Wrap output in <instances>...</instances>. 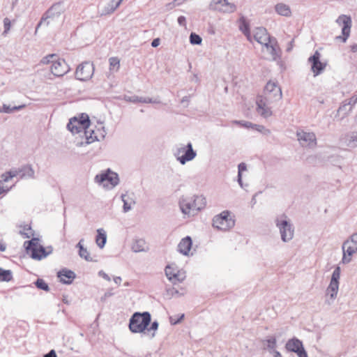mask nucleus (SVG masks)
<instances>
[{
	"label": "nucleus",
	"instance_id": "f257e3e1",
	"mask_svg": "<svg viewBox=\"0 0 357 357\" xmlns=\"http://www.w3.org/2000/svg\"><path fill=\"white\" fill-rule=\"evenodd\" d=\"M151 315L149 312H136L129 319L128 328L132 333L146 334V330L150 325Z\"/></svg>",
	"mask_w": 357,
	"mask_h": 357
},
{
	"label": "nucleus",
	"instance_id": "f03ea898",
	"mask_svg": "<svg viewBox=\"0 0 357 357\" xmlns=\"http://www.w3.org/2000/svg\"><path fill=\"white\" fill-rule=\"evenodd\" d=\"M38 238H33L26 241L24 242V247L26 252L31 258L40 261L52 254L53 248L51 245L45 248L38 243Z\"/></svg>",
	"mask_w": 357,
	"mask_h": 357
},
{
	"label": "nucleus",
	"instance_id": "7ed1b4c3",
	"mask_svg": "<svg viewBox=\"0 0 357 357\" xmlns=\"http://www.w3.org/2000/svg\"><path fill=\"white\" fill-rule=\"evenodd\" d=\"M275 223L280 231L281 239L283 242H288L293 238L294 229L285 214L278 215L275 220Z\"/></svg>",
	"mask_w": 357,
	"mask_h": 357
},
{
	"label": "nucleus",
	"instance_id": "20e7f679",
	"mask_svg": "<svg viewBox=\"0 0 357 357\" xmlns=\"http://www.w3.org/2000/svg\"><path fill=\"white\" fill-rule=\"evenodd\" d=\"M213 227L221 231H227L235 225L234 220L229 211H224L213 218Z\"/></svg>",
	"mask_w": 357,
	"mask_h": 357
},
{
	"label": "nucleus",
	"instance_id": "39448f33",
	"mask_svg": "<svg viewBox=\"0 0 357 357\" xmlns=\"http://www.w3.org/2000/svg\"><path fill=\"white\" fill-rule=\"evenodd\" d=\"M343 250L342 261L349 263L351 260V257L357 252V231L344 241L342 246Z\"/></svg>",
	"mask_w": 357,
	"mask_h": 357
},
{
	"label": "nucleus",
	"instance_id": "423d86ee",
	"mask_svg": "<svg viewBox=\"0 0 357 357\" xmlns=\"http://www.w3.org/2000/svg\"><path fill=\"white\" fill-rule=\"evenodd\" d=\"M95 181L107 187L109 183L112 188L119 184V178L118 174L111 171L110 169H107L105 172L97 174L95 177Z\"/></svg>",
	"mask_w": 357,
	"mask_h": 357
},
{
	"label": "nucleus",
	"instance_id": "0eeeda50",
	"mask_svg": "<svg viewBox=\"0 0 357 357\" xmlns=\"http://www.w3.org/2000/svg\"><path fill=\"white\" fill-rule=\"evenodd\" d=\"M264 98L267 101L275 102L282 98L280 86L275 82L269 81L264 89Z\"/></svg>",
	"mask_w": 357,
	"mask_h": 357
},
{
	"label": "nucleus",
	"instance_id": "6e6552de",
	"mask_svg": "<svg viewBox=\"0 0 357 357\" xmlns=\"http://www.w3.org/2000/svg\"><path fill=\"white\" fill-rule=\"evenodd\" d=\"M93 73V63L90 61H84L77 66L75 77L80 81H87L92 77Z\"/></svg>",
	"mask_w": 357,
	"mask_h": 357
},
{
	"label": "nucleus",
	"instance_id": "1a4fd4ad",
	"mask_svg": "<svg viewBox=\"0 0 357 357\" xmlns=\"http://www.w3.org/2000/svg\"><path fill=\"white\" fill-rule=\"evenodd\" d=\"M209 8L225 13H233L236 10V6L228 0H212Z\"/></svg>",
	"mask_w": 357,
	"mask_h": 357
},
{
	"label": "nucleus",
	"instance_id": "9d476101",
	"mask_svg": "<svg viewBox=\"0 0 357 357\" xmlns=\"http://www.w3.org/2000/svg\"><path fill=\"white\" fill-rule=\"evenodd\" d=\"M340 273V267L337 266L332 273L330 284L326 289V294L328 295L332 300H334L337 294Z\"/></svg>",
	"mask_w": 357,
	"mask_h": 357
},
{
	"label": "nucleus",
	"instance_id": "9b49d317",
	"mask_svg": "<svg viewBox=\"0 0 357 357\" xmlns=\"http://www.w3.org/2000/svg\"><path fill=\"white\" fill-rule=\"evenodd\" d=\"M336 22L342 25V36H336V40H341L343 43H345L350 35L351 27V18L350 16L341 15L336 20Z\"/></svg>",
	"mask_w": 357,
	"mask_h": 357
},
{
	"label": "nucleus",
	"instance_id": "f8f14e48",
	"mask_svg": "<svg viewBox=\"0 0 357 357\" xmlns=\"http://www.w3.org/2000/svg\"><path fill=\"white\" fill-rule=\"evenodd\" d=\"M285 348L288 351L296 354L298 357H308L302 341L296 337L289 339L285 344Z\"/></svg>",
	"mask_w": 357,
	"mask_h": 357
},
{
	"label": "nucleus",
	"instance_id": "ddd939ff",
	"mask_svg": "<svg viewBox=\"0 0 357 357\" xmlns=\"http://www.w3.org/2000/svg\"><path fill=\"white\" fill-rule=\"evenodd\" d=\"M63 6L61 2H57L54 3L42 16L40 22L36 27V31H38V28L41 24L46 22L48 19H53L56 17H59L63 12Z\"/></svg>",
	"mask_w": 357,
	"mask_h": 357
},
{
	"label": "nucleus",
	"instance_id": "4468645a",
	"mask_svg": "<svg viewBox=\"0 0 357 357\" xmlns=\"http://www.w3.org/2000/svg\"><path fill=\"white\" fill-rule=\"evenodd\" d=\"M321 54L319 51H315L313 55L310 56L308 59L309 63L311 64V70L314 76L320 75L326 66V63L320 61Z\"/></svg>",
	"mask_w": 357,
	"mask_h": 357
},
{
	"label": "nucleus",
	"instance_id": "2eb2a0df",
	"mask_svg": "<svg viewBox=\"0 0 357 357\" xmlns=\"http://www.w3.org/2000/svg\"><path fill=\"white\" fill-rule=\"evenodd\" d=\"M296 136L303 146L313 148L317 145V138L314 132L301 131L297 132Z\"/></svg>",
	"mask_w": 357,
	"mask_h": 357
},
{
	"label": "nucleus",
	"instance_id": "dca6fc26",
	"mask_svg": "<svg viewBox=\"0 0 357 357\" xmlns=\"http://www.w3.org/2000/svg\"><path fill=\"white\" fill-rule=\"evenodd\" d=\"M70 68L66 61L63 59H56L52 61L51 73L56 77H62L66 74Z\"/></svg>",
	"mask_w": 357,
	"mask_h": 357
},
{
	"label": "nucleus",
	"instance_id": "f3484780",
	"mask_svg": "<svg viewBox=\"0 0 357 357\" xmlns=\"http://www.w3.org/2000/svg\"><path fill=\"white\" fill-rule=\"evenodd\" d=\"M178 205L181 212L185 215L190 216L196 213L192 197H181L179 199Z\"/></svg>",
	"mask_w": 357,
	"mask_h": 357
},
{
	"label": "nucleus",
	"instance_id": "a211bd4d",
	"mask_svg": "<svg viewBox=\"0 0 357 357\" xmlns=\"http://www.w3.org/2000/svg\"><path fill=\"white\" fill-rule=\"evenodd\" d=\"M197 155L196 151L192 148L191 142L183 146V152L181 157H178V161L181 165H185L187 162L192 160Z\"/></svg>",
	"mask_w": 357,
	"mask_h": 357
},
{
	"label": "nucleus",
	"instance_id": "6ab92c4d",
	"mask_svg": "<svg viewBox=\"0 0 357 357\" xmlns=\"http://www.w3.org/2000/svg\"><path fill=\"white\" fill-rule=\"evenodd\" d=\"M254 38L257 43L264 46L267 45L268 42H271L273 39L264 27H257L254 30Z\"/></svg>",
	"mask_w": 357,
	"mask_h": 357
},
{
	"label": "nucleus",
	"instance_id": "aec40b11",
	"mask_svg": "<svg viewBox=\"0 0 357 357\" xmlns=\"http://www.w3.org/2000/svg\"><path fill=\"white\" fill-rule=\"evenodd\" d=\"M57 277L63 284H70L76 277L75 273L69 269L62 268L57 273Z\"/></svg>",
	"mask_w": 357,
	"mask_h": 357
},
{
	"label": "nucleus",
	"instance_id": "412c9836",
	"mask_svg": "<svg viewBox=\"0 0 357 357\" xmlns=\"http://www.w3.org/2000/svg\"><path fill=\"white\" fill-rule=\"evenodd\" d=\"M192 245L190 236H187L182 238L178 245V251L185 256H188Z\"/></svg>",
	"mask_w": 357,
	"mask_h": 357
},
{
	"label": "nucleus",
	"instance_id": "4be33fe9",
	"mask_svg": "<svg viewBox=\"0 0 357 357\" xmlns=\"http://www.w3.org/2000/svg\"><path fill=\"white\" fill-rule=\"evenodd\" d=\"M264 46L266 47L273 60L276 61L280 58V49L275 38H273L271 42H268Z\"/></svg>",
	"mask_w": 357,
	"mask_h": 357
},
{
	"label": "nucleus",
	"instance_id": "5701e85b",
	"mask_svg": "<svg viewBox=\"0 0 357 357\" xmlns=\"http://www.w3.org/2000/svg\"><path fill=\"white\" fill-rule=\"evenodd\" d=\"M123 0H111L102 10L100 15H110L120 6Z\"/></svg>",
	"mask_w": 357,
	"mask_h": 357
},
{
	"label": "nucleus",
	"instance_id": "b1692460",
	"mask_svg": "<svg viewBox=\"0 0 357 357\" xmlns=\"http://www.w3.org/2000/svg\"><path fill=\"white\" fill-rule=\"evenodd\" d=\"M275 12L281 16L289 17L291 15L290 7L285 3H278L275 6Z\"/></svg>",
	"mask_w": 357,
	"mask_h": 357
},
{
	"label": "nucleus",
	"instance_id": "393cba45",
	"mask_svg": "<svg viewBox=\"0 0 357 357\" xmlns=\"http://www.w3.org/2000/svg\"><path fill=\"white\" fill-rule=\"evenodd\" d=\"M96 243L100 249H102L107 243V234L102 228L97 229Z\"/></svg>",
	"mask_w": 357,
	"mask_h": 357
},
{
	"label": "nucleus",
	"instance_id": "a878e982",
	"mask_svg": "<svg viewBox=\"0 0 357 357\" xmlns=\"http://www.w3.org/2000/svg\"><path fill=\"white\" fill-rule=\"evenodd\" d=\"M194 202V208H195V213L203 209L206 204V198L202 195H194L192 197Z\"/></svg>",
	"mask_w": 357,
	"mask_h": 357
},
{
	"label": "nucleus",
	"instance_id": "bb28decb",
	"mask_svg": "<svg viewBox=\"0 0 357 357\" xmlns=\"http://www.w3.org/2000/svg\"><path fill=\"white\" fill-rule=\"evenodd\" d=\"M20 178H34L35 172L32 167L29 165H24L20 168Z\"/></svg>",
	"mask_w": 357,
	"mask_h": 357
},
{
	"label": "nucleus",
	"instance_id": "cd10ccee",
	"mask_svg": "<svg viewBox=\"0 0 357 357\" xmlns=\"http://www.w3.org/2000/svg\"><path fill=\"white\" fill-rule=\"evenodd\" d=\"M121 200L123 203V210L125 213L128 212L131 209L132 205L135 204V201L133 198L130 197V196L127 194H123L121 195Z\"/></svg>",
	"mask_w": 357,
	"mask_h": 357
},
{
	"label": "nucleus",
	"instance_id": "c85d7f7f",
	"mask_svg": "<svg viewBox=\"0 0 357 357\" xmlns=\"http://www.w3.org/2000/svg\"><path fill=\"white\" fill-rule=\"evenodd\" d=\"M67 128L73 134L83 133L84 132V130L82 128V127L77 124L76 117H74L70 120L69 123L67 124Z\"/></svg>",
	"mask_w": 357,
	"mask_h": 357
},
{
	"label": "nucleus",
	"instance_id": "c756f323",
	"mask_svg": "<svg viewBox=\"0 0 357 357\" xmlns=\"http://www.w3.org/2000/svg\"><path fill=\"white\" fill-rule=\"evenodd\" d=\"M239 23V29L249 39L250 37V24L244 16L240 17Z\"/></svg>",
	"mask_w": 357,
	"mask_h": 357
},
{
	"label": "nucleus",
	"instance_id": "7c9ffc66",
	"mask_svg": "<svg viewBox=\"0 0 357 357\" xmlns=\"http://www.w3.org/2000/svg\"><path fill=\"white\" fill-rule=\"evenodd\" d=\"M83 134L85 136L86 144H89L95 141H99L98 137L95 133V131L91 129L89 127L86 128V130L83 132Z\"/></svg>",
	"mask_w": 357,
	"mask_h": 357
},
{
	"label": "nucleus",
	"instance_id": "2f4dec72",
	"mask_svg": "<svg viewBox=\"0 0 357 357\" xmlns=\"http://www.w3.org/2000/svg\"><path fill=\"white\" fill-rule=\"evenodd\" d=\"M90 119L87 114H82L81 116L77 119V124L79 125L84 131L90 126Z\"/></svg>",
	"mask_w": 357,
	"mask_h": 357
},
{
	"label": "nucleus",
	"instance_id": "473e14b6",
	"mask_svg": "<svg viewBox=\"0 0 357 357\" xmlns=\"http://www.w3.org/2000/svg\"><path fill=\"white\" fill-rule=\"evenodd\" d=\"M13 280V272L10 270H6L0 268V282H10Z\"/></svg>",
	"mask_w": 357,
	"mask_h": 357
},
{
	"label": "nucleus",
	"instance_id": "72a5a7b5",
	"mask_svg": "<svg viewBox=\"0 0 357 357\" xmlns=\"http://www.w3.org/2000/svg\"><path fill=\"white\" fill-rule=\"evenodd\" d=\"M24 107H25V105L10 107V105L3 104L2 107L0 108V113L3 112V113H6V114H10V113L14 112L15 111L20 110Z\"/></svg>",
	"mask_w": 357,
	"mask_h": 357
},
{
	"label": "nucleus",
	"instance_id": "f704fd0d",
	"mask_svg": "<svg viewBox=\"0 0 357 357\" xmlns=\"http://www.w3.org/2000/svg\"><path fill=\"white\" fill-rule=\"evenodd\" d=\"M145 241L143 239H136L132 245V250L135 252L144 251Z\"/></svg>",
	"mask_w": 357,
	"mask_h": 357
},
{
	"label": "nucleus",
	"instance_id": "c9c22d12",
	"mask_svg": "<svg viewBox=\"0 0 357 357\" xmlns=\"http://www.w3.org/2000/svg\"><path fill=\"white\" fill-rule=\"evenodd\" d=\"M150 325V327L148 326V329L146 330V334L152 339L155 336V331L158 329L159 324L158 321H154L153 322L151 321Z\"/></svg>",
	"mask_w": 357,
	"mask_h": 357
},
{
	"label": "nucleus",
	"instance_id": "e433bc0d",
	"mask_svg": "<svg viewBox=\"0 0 357 357\" xmlns=\"http://www.w3.org/2000/svg\"><path fill=\"white\" fill-rule=\"evenodd\" d=\"M351 107L349 106L348 104L344 100L337 109V113H342V117L344 118L351 111Z\"/></svg>",
	"mask_w": 357,
	"mask_h": 357
},
{
	"label": "nucleus",
	"instance_id": "4c0bfd02",
	"mask_svg": "<svg viewBox=\"0 0 357 357\" xmlns=\"http://www.w3.org/2000/svg\"><path fill=\"white\" fill-rule=\"evenodd\" d=\"M34 285L38 288V289L45 291H49L50 287L48 284L42 278H38L34 282Z\"/></svg>",
	"mask_w": 357,
	"mask_h": 357
},
{
	"label": "nucleus",
	"instance_id": "58836bf2",
	"mask_svg": "<svg viewBox=\"0 0 357 357\" xmlns=\"http://www.w3.org/2000/svg\"><path fill=\"white\" fill-rule=\"evenodd\" d=\"M109 69L111 70L118 71L120 67V61L117 57H111L109 59Z\"/></svg>",
	"mask_w": 357,
	"mask_h": 357
},
{
	"label": "nucleus",
	"instance_id": "ea45409f",
	"mask_svg": "<svg viewBox=\"0 0 357 357\" xmlns=\"http://www.w3.org/2000/svg\"><path fill=\"white\" fill-rule=\"evenodd\" d=\"M265 342H266V347L269 350V352L275 349L277 341L274 336L268 337L266 340H265Z\"/></svg>",
	"mask_w": 357,
	"mask_h": 357
},
{
	"label": "nucleus",
	"instance_id": "a19ab883",
	"mask_svg": "<svg viewBox=\"0 0 357 357\" xmlns=\"http://www.w3.org/2000/svg\"><path fill=\"white\" fill-rule=\"evenodd\" d=\"M177 270H174L171 266L168 265L165 268V275L169 281H173L174 278H176V272Z\"/></svg>",
	"mask_w": 357,
	"mask_h": 357
},
{
	"label": "nucleus",
	"instance_id": "79ce46f5",
	"mask_svg": "<svg viewBox=\"0 0 357 357\" xmlns=\"http://www.w3.org/2000/svg\"><path fill=\"white\" fill-rule=\"evenodd\" d=\"M202 38L196 33L192 32L190 35V43L192 45H201Z\"/></svg>",
	"mask_w": 357,
	"mask_h": 357
},
{
	"label": "nucleus",
	"instance_id": "37998d69",
	"mask_svg": "<svg viewBox=\"0 0 357 357\" xmlns=\"http://www.w3.org/2000/svg\"><path fill=\"white\" fill-rule=\"evenodd\" d=\"M252 129H253L259 132H261L265 135H268L271 134L270 130L266 128L264 126H261V125L253 123V127L252 128Z\"/></svg>",
	"mask_w": 357,
	"mask_h": 357
},
{
	"label": "nucleus",
	"instance_id": "c03bdc74",
	"mask_svg": "<svg viewBox=\"0 0 357 357\" xmlns=\"http://www.w3.org/2000/svg\"><path fill=\"white\" fill-rule=\"evenodd\" d=\"M137 102L158 104V103H160V100H158L157 98L153 99L151 98H145V97L137 96Z\"/></svg>",
	"mask_w": 357,
	"mask_h": 357
},
{
	"label": "nucleus",
	"instance_id": "a18cd8bd",
	"mask_svg": "<svg viewBox=\"0 0 357 357\" xmlns=\"http://www.w3.org/2000/svg\"><path fill=\"white\" fill-rule=\"evenodd\" d=\"M267 102H271L270 101H267L264 98V96H259L257 98L256 103H257V111L260 109L261 108H263L264 107L266 106Z\"/></svg>",
	"mask_w": 357,
	"mask_h": 357
},
{
	"label": "nucleus",
	"instance_id": "49530a36",
	"mask_svg": "<svg viewBox=\"0 0 357 357\" xmlns=\"http://www.w3.org/2000/svg\"><path fill=\"white\" fill-rule=\"evenodd\" d=\"M257 112L264 118H268L272 115L271 108L267 107V105L257 110Z\"/></svg>",
	"mask_w": 357,
	"mask_h": 357
},
{
	"label": "nucleus",
	"instance_id": "de8ad7c7",
	"mask_svg": "<svg viewBox=\"0 0 357 357\" xmlns=\"http://www.w3.org/2000/svg\"><path fill=\"white\" fill-rule=\"evenodd\" d=\"M176 278H174L173 281H171L172 284H176V283H179L183 282L185 278V275L184 273H181L180 271H176Z\"/></svg>",
	"mask_w": 357,
	"mask_h": 357
},
{
	"label": "nucleus",
	"instance_id": "09e8293b",
	"mask_svg": "<svg viewBox=\"0 0 357 357\" xmlns=\"http://www.w3.org/2000/svg\"><path fill=\"white\" fill-rule=\"evenodd\" d=\"M185 314H181L176 315L174 317H170L169 320L172 325H176L181 322V321L184 319Z\"/></svg>",
	"mask_w": 357,
	"mask_h": 357
},
{
	"label": "nucleus",
	"instance_id": "8fccbe9b",
	"mask_svg": "<svg viewBox=\"0 0 357 357\" xmlns=\"http://www.w3.org/2000/svg\"><path fill=\"white\" fill-rule=\"evenodd\" d=\"M79 255L87 261H93L92 257L90 256V254L86 248H83V251L82 250H79Z\"/></svg>",
	"mask_w": 357,
	"mask_h": 357
},
{
	"label": "nucleus",
	"instance_id": "3c124183",
	"mask_svg": "<svg viewBox=\"0 0 357 357\" xmlns=\"http://www.w3.org/2000/svg\"><path fill=\"white\" fill-rule=\"evenodd\" d=\"M57 58V55L55 54H49L45 57H43L41 60V63H43V64H48V63H52V61H55V59Z\"/></svg>",
	"mask_w": 357,
	"mask_h": 357
},
{
	"label": "nucleus",
	"instance_id": "603ef678",
	"mask_svg": "<svg viewBox=\"0 0 357 357\" xmlns=\"http://www.w3.org/2000/svg\"><path fill=\"white\" fill-rule=\"evenodd\" d=\"M234 123L236 125H240L245 128H252L253 127V123L250 121H234Z\"/></svg>",
	"mask_w": 357,
	"mask_h": 357
},
{
	"label": "nucleus",
	"instance_id": "864d4df0",
	"mask_svg": "<svg viewBox=\"0 0 357 357\" xmlns=\"http://www.w3.org/2000/svg\"><path fill=\"white\" fill-rule=\"evenodd\" d=\"M10 26H11V22H10V20L8 18V17H6L3 19V27H4V31L3 32V35H6L8 33V32L10 31Z\"/></svg>",
	"mask_w": 357,
	"mask_h": 357
},
{
	"label": "nucleus",
	"instance_id": "5fc2aeb1",
	"mask_svg": "<svg viewBox=\"0 0 357 357\" xmlns=\"http://www.w3.org/2000/svg\"><path fill=\"white\" fill-rule=\"evenodd\" d=\"M349 106L353 107L357 103V95L354 94L349 99L344 100Z\"/></svg>",
	"mask_w": 357,
	"mask_h": 357
},
{
	"label": "nucleus",
	"instance_id": "6e6d98bb",
	"mask_svg": "<svg viewBox=\"0 0 357 357\" xmlns=\"http://www.w3.org/2000/svg\"><path fill=\"white\" fill-rule=\"evenodd\" d=\"M183 152V145H181L180 146H177L176 148V150L174 153V155L175 156V158H176L177 160H178V157H181Z\"/></svg>",
	"mask_w": 357,
	"mask_h": 357
},
{
	"label": "nucleus",
	"instance_id": "4d7b16f0",
	"mask_svg": "<svg viewBox=\"0 0 357 357\" xmlns=\"http://www.w3.org/2000/svg\"><path fill=\"white\" fill-rule=\"evenodd\" d=\"M124 100L126 102L137 103V96H135V95H134V96H124Z\"/></svg>",
	"mask_w": 357,
	"mask_h": 357
},
{
	"label": "nucleus",
	"instance_id": "13d9d810",
	"mask_svg": "<svg viewBox=\"0 0 357 357\" xmlns=\"http://www.w3.org/2000/svg\"><path fill=\"white\" fill-rule=\"evenodd\" d=\"M1 178H2V180L1 181L8 182L10 179L12 178V176H10V173H8V172H6V173H4L1 175Z\"/></svg>",
	"mask_w": 357,
	"mask_h": 357
},
{
	"label": "nucleus",
	"instance_id": "bf43d9fd",
	"mask_svg": "<svg viewBox=\"0 0 357 357\" xmlns=\"http://www.w3.org/2000/svg\"><path fill=\"white\" fill-rule=\"evenodd\" d=\"M247 170V165L244 162H241L238 165V174H242V172H244V171H246Z\"/></svg>",
	"mask_w": 357,
	"mask_h": 357
},
{
	"label": "nucleus",
	"instance_id": "052dcab7",
	"mask_svg": "<svg viewBox=\"0 0 357 357\" xmlns=\"http://www.w3.org/2000/svg\"><path fill=\"white\" fill-rule=\"evenodd\" d=\"M177 22L180 26H185L186 25V19L184 16L181 15L178 17Z\"/></svg>",
	"mask_w": 357,
	"mask_h": 357
},
{
	"label": "nucleus",
	"instance_id": "680f3d73",
	"mask_svg": "<svg viewBox=\"0 0 357 357\" xmlns=\"http://www.w3.org/2000/svg\"><path fill=\"white\" fill-rule=\"evenodd\" d=\"M98 275L100 277H102V278H104L107 281H110L111 280V278L105 272H104L102 270H101V271H100L98 272Z\"/></svg>",
	"mask_w": 357,
	"mask_h": 357
},
{
	"label": "nucleus",
	"instance_id": "e2e57ef3",
	"mask_svg": "<svg viewBox=\"0 0 357 357\" xmlns=\"http://www.w3.org/2000/svg\"><path fill=\"white\" fill-rule=\"evenodd\" d=\"M8 173H10V176H12V178L15 177L18 175L20 176V169H11V170L8 171Z\"/></svg>",
	"mask_w": 357,
	"mask_h": 357
},
{
	"label": "nucleus",
	"instance_id": "0e129e2a",
	"mask_svg": "<svg viewBox=\"0 0 357 357\" xmlns=\"http://www.w3.org/2000/svg\"><path fill=\"white\" fill-rule=\"evenodd\" d=\"M43 357H57V356L56 351L52 349L48 353L45 354Z\"/></svg>",
	"mask_w": 357,
	"mask_h": 357
},
{
	"label": "nucleus",
	"instance_id": "69168bd1",
	"mask_svg": "<svg viewBox=\"0 0 357 357\" xmlns=\"http://www.w3.org/2000/svg\"><path fill=\"white\" fill-rule=\"evenodd\" d=\"M160 43V40L159 38H154L151 42V46L153 47H157Z\"/></svg>",
	"mask_w": 357,
	"mask_h": 357
},
{
	"label": "nucleus",
	"instance_id": "338daca9",
	"mask_svg": "<svg viewBox=\"0 0 357 357\" xmlns=\"http://www.w3.org/2000/svg\"><path fill=\"white\" fill-rule=\"evenodd\" d=\"M237 182L238 183L239 185L243 188H244V185H243V180H242V174L240 173V174H238V176H237Z\"/></svg>",
	"mask_w": 357,
	"mask_h": 357
},
{
	"label": "nucleus",
	"instance_id": "774afa93",
	"mask_svg": "<svg viewBox=\"0 0 357 357\" xmlns=\"http://www.w3.org/2000/svg\"><path fill=\"white\" fill-rule=\"evenodd\" d=\"M350 141L351 142H357V132H352L350 134Z\"/></svg>",
	"mask_w": 357,
	"mask_h": 357
}]
</instances>
